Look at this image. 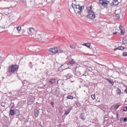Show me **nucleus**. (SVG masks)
<instances>
[{
    "label": "nucleus",
    "mask_w": 127,
    "mask_h": 127,
    "mask_svg": "<svg viewBox=\"0 0 127 127\" xmlns=\"http://www.w3.org/2000/svg\"><path fill=\"white\" fill-rule=\"evenodd\" d=\"M7 71L9 74H14L18 71V65L16 64L10 65L7 67Z\"/></svg>",
    "instance_id": "obj_1"
},
{
    "label": "nucleus",
    "mask_w": 127,
    "mask_h": 127,
    "mask_svg": "<svg viewBox=\"0 0 127 127\" xmlns=\"http://www.w3.org/2000/svg\"><path fill=\"white\" fill-rule=\"evenodd\" d=\"M28 33H29L30 35H31L32 38H34L36 37V31L34 29V28L31 27L29 28Z\"/></svg>",
    "instance_id": "obj_2"
},
{
    "label": "nucleus",
    "mask_w": 127,
    "mask_h": 127,
    "mask_svg": "<svg viewBox=\"0 0 127 127\" xmlns=\"http://www.w3.org/2000/svg\"><path fill=\"white\" fill-rule=\"evenodd\" d=\"M49 51L52 53H63L64 52L63 50L57 48L50 49Z\"/></svg>",
    "instance_id": "obj_3"
},
{
    "label": "nucleus",
    "mask_w": 127,
    "mask_h": 127,
    "mask_svg": "<svg viewBox=\"0 0 127 127\" xmlns=\"http://www.w3.org/2000/svg\"><path fill=\"white\" fill-rule=\"evenodd\" d=\"M37 38L38 39H40V40H42V41L43 42L48 39L47 35H45L44 34H38V35L37 36Z\"/></svg>",
    "instance_id": "obj_4"
},
{
    "label": "nucleus",
    "mask_w": 127,
    "mask_h": 127,
    "mask_svg": "<svg viewBox=\"0 0 127 127\" xmlns=\"http://www.w3.org/2000/svg\"><path fill=\"white\" fill-rule=\"evenodd\" d=\"M83 10V6H80V5H76L75 9H74V11L77 12L78 14H81V11Z\"/></svg>",
    "instance_id": "obj_5"
},
{
    "label": "nucleus",
    "mask_w": 127,
    "mask_h": 127,
    "mask_svg": "<svg viewBox=\"0 0 127 127\" xmlns=\"http://www.w3.org/2000/svg\"><path fill=\"white\" fill-rule=\"evenodd\" d=\"M99 3L104 7H108V4H109V1H108L107 0H100Z\"/></svg>",
    "instance_id": "obj_6"
},
{
    "label": "nucleus",
    "mask_w": 127,
    "mask_h": 127,
    "mask_svg": "<svg viewBox=\"0 0 127 127\" xmlns=\"http://www.w3.org/2000/svg\"><path fill=\"white\" fill-rule=\"evenodd\" d=\"M87 17H88V18H90V19H94V18L96 17L95 12L89 13L87 15Z\"/></svg>",
    "instance_id": "obj_7"
},
{
    "label": "nucleus",
    "mask_w": 127,
    "mask_h": 127,
    "mask_svg": "<svg viewBox=\"0 0 127 127\" xmlns=\"http://www.w3.org/2000/svg\"><path fill=\"white\" fill-rule=\"evenodd\" d=\"M86 9L88 13H92L94 12V11H93V6L92 5L87 7Z\"/></svg>",
    "instance_id": "obj_8"
},
{
    "label": "nucleus",
    "mask_w": 127,
    "mask_h": 127,
    "mask_svg": "<svg viewBox=\"0 0 127 127\" xmlns=\"http://www.w3.org/2000/svg\"><path fill=\"white\" fill-rule=\"evenodd\" d=\"M76 63V62L73 59L67 61V64L68 65H74Z\"/></svg>",
    "instance_id": "obj_9"
},
{
    "label": "nucleus",
    "mask_w": 127,
    "mask_h": 127,
    "mask_svg": "<svg viewBox=\"0 0 127 127\" xmlns=\"http://www.w3.org/2000/svg\"><path fill=\"white\" fill-rule=\"evenodd\" d=\"M50 85H52L56 82V78H50L49 80Z\"/></svg>",
    "instance_id": "obj_10"
},
{
    "label": "nucleus",
    "mask_w": 127,
    "mask_h": 127,
    "mask_svg": "<svg viewBox=\"0 0 127 127\" xmlns=\"http://www.w3.org/2000/svg\"><path fill=\"white\" fill-rule=\"evenodd\" d=\"M72 110L71 108H69L68 109H67L66 110H65L64 111L65 113H64V115L65 116H67V115H68L69 113H70V112H71V110Z\"/></svg>",
    "instance_id": "obj_11"
},
{
    "label": "nucleus",
    "mask_w": 127,
    "mask_h": 127,
    "mask_svg": "<svg viewBox=\"0 0 127 127\" xmlns=\"http://www.w3.org/2000/svg\"><path fill=\"white\" fill-rule=\"evenodd\" d=\"M124 49H126V48L121 46L118 47L116 49H114V51H116V50H124Z\"/></svg>",
    "instance_id": "obj_12"
},
{
    "label": "nucleus",
    "mask_w": 127,
    "mask_h": 127,
    "mask_svg": "<svg viewBox=\"0 0 127 127\" xmlns=\"http://www.w3.org/2000/svg\"><path fill=\"white\" fill-rule=\"evenodd\" d=\"M34 115L35 117H36V118H37L39 115V110H38V109L35 110Z\"/></svg>",
    "instance_id": "obj_13"
},
{
    "label": "nucleus",
    "mask_w": 127,
    "mask_h": 127,
    "mask_svg": "<svg viewBox=\"0 0 127 127\" xmlns=\"http://www.w3.org/2000/svg\"><path fill=\"white\" fill-rule=\"evenodd\" d=\"M15 114V112H14V110L11 109L10 110L9 114L11 116H14V115Z\"/></svg>",
    "instance_id": "obj_14"
},
{
    "label": "nucleus",
    "mask_w": 127,
    "mask_h": 127,
    "mask_svg": "<svg viewBox=\"0 0 127 127\" xmlns=\"http://www.w3.org/2000/svg\"><path fill=\"white\" fill-rule=\"evenodd\" d=\"M16 30L19 32L21 30V26H17L15 27Z\"/></svg>",
    "instance_id": "obj_15"
},
{
    "label": "nucleus",
    "mask_w": 127,
    "mask_h": 127,
    "mask_svg": "<svg viewBox=\"0 0 127 127\" xmlns=\"http://www.w3.org/2000/svg\"><path fill=\"white\" fill-rule=\"evenodd\" d=\"M84 46L88 47V48H90V46H91V43H86L85 44H84Z\"/></svg>",
    "instance_id": "obj_16"
},
{
    "label": "nucleus",
    "mask_w": 127,
    "mask_h": 127,
    "mask_svg": "<svg viewBox=\"0 0 127 127\" xmlns=\"http://www.w3.org/2000/svg\"><path fill=\"white\" fill-rule=\"evenodd\" d=\"M106 80H108V81L109 82V83H110V84H111V85H114V84H115V82L111 81V80H110L108 78H107Z\"/></svg>",
    "instance_id": "obj_17"
},
{
    "label": "nucleus",
    "mask_w": 127,
    "mask_h": 127,
    "mask_svg": "<svg viewBox=\"0 0 127 127\" xmlns=\"http://www.w3.org/2000/svg\"><path fill=\"white\" fill-rule=\"evenodd\" d=\"M117 93L118 95H121V94H122V91L120 89V88H117Z\"/></svg>",
    "instance_id": "obj_18"
},
{
    "label": "nucleus",
    "mask_w": 127,
    "mask_h": 127,
    "mask_svg": "<svg viewBox=\"0 0 127 127\" xmlns=\"http://www.w3.org/2000/svg\"><path fill=\"white\" fill-rule=\"evenodd\" d=\"M80 117L81 120H83V121H85V120H86V118H85V117H84V115H83V113L80 115Z\"/></svg>",
    "instance_id": "obj_19"
},
{
    "label": "nucleus",
    "mask_w": 127,
    "mask_h": 127,
    "mask_svg": "<svg viewBox=\"0 0 127 127\" xmlns=\"http://www.w3.org/2000/svg\"><path fill=\"white\" fill-rule=\"evenodd\" d=\"M112 4L116 6V5H118V4H119V2H113Z\"/></svg>",
    "instance_id": "obj_20"
},
{
    "label": "nucleus",
    "mask_w": 127,
    "mask_h": 127,
    "mask_svg": "<svg viewBox=\"0 0 127 127\" xmlns=\"http://www.w3.org/2000/svg\"><path fill=\"white\" fill-rule=\"evenodd\" d=\"M72 7L73 8L74 10H75V9L76 8V6H77V5L72 3L71 5Z\"/></svg>",
    "instance_id": "obj_21"
},
{
    "label": "nucleus",
    "mask_w": 127,
    "mask_h": 127,
    "mask_svg": "<svg viewBox=\"0 0 127 127\" xmlns=\"http://www.w3.org/2000/svg\"><path fill=\"white\" fill-rule=\"evenodd\" d=\"M123 43H124V44H126V43H127V39H123Z\"/></svg>",
    "instance_id": "obj_22"
},
{
    "label": "nucleus",
    "mask_w": 127,
    "mask_h": 127,
    "mask_svg": "<svg viewBox=\"0 0 127 127\" xmlns=\"http://www.w3.org/2000/svg\"><path fill=\"white\" fill-rule=\"evenodd\" d=\"M115 17H116V19H120V14H116L115 15Z\"/></svg>",
    "instance_id": "obj_23"
},
{
    "label": "nucleus",
    "mask_w": 127,
    "mask_h": 127,
    "mask_svg": "<svg viewBox=\"0 0 127 127\" xmlns=\"http://www.w3.org/2000/svg\"><path fill=\"white\" fill-rule=\"evenodd\" d=\"M70 47L71 48V49H75V48H76V46L74 45H70Z\"/></svg>",
    "instance_id": "obj_24"
},
{
    "label": "nucleus",
    "mask_w": 127,
    "mask_h": 127,
    "mask_svg": "<svg viewBox=\"0 0 127 127\" xmlns=\"http://www.w3.org/2000/svg\"><path fill=\"white\" fill-rule=\"evenodd\" d=\"M67 99H74V97L71 95H68L67 97Z\"/></svg>",
    "instance_id": "obj_25"
},
{
    "label": "nucleus",
    "mask_w": 127,
    "mask_h": 127,
    "mask_svg": "<svg viewBox=\"0 0 127 127\" xmlns=\"http://www.w3.org/2000/svg\"><path fill=\"white\" fill-rule=\"evenodd\" d=\"M0 27H1L2 28H5V25H2V23L0 24Z\"/></svg>",
    "instance_id": "obj_26"
},
{
    "label": "nucleus",
    "mask_w": 127,
    "mask_h": 127,
    "mask_svg": "<svg viewBox=\"0 0 127 127\" xmlns=\"http://www.w3.org/2000/svg\"><path fill=\"white\" fill-rule=\"evenodd\" d=\"M123 110L124 112H127V107H124L123 108Z\"/></svg>",
    "instance_id": "obj_27"
},
{
    "label": "nucleus",
    "mask_w": 127,
    "mask_h": 127,
    "mask_svg": "<svg viewBox=\"0 0 127 127\" xmlns=\"http://www.w3.org/2000/svg\"><path fill=\"white\" fill-rule=\"evenodd\" d=\"M66 77H67V79H70V78L71 77V74H68L66 75Z\"/></svg>",
    "instance_id": "obj_28"
},
{
    "label": "nucleus",
    "mask_w": 127,
    "mask_h": 127,
    "mask_svg": "<svg viewBox=\"0 0 127 127\" xmlns=\"http://www.w3.org/2000/svg\"><path fill=\"white\" fill-rule=\"evenodd\" d=\"M121 35H124L125 34V32L123 30H121Z\"/></svg>",
    "instance_id": "obj_29"
},
{
    "label": "nucleus",
    "mask_w": 127,
    "mask_h": 127,
    "mask_svg": "<svg viewBox=\"0 0 127 127\" xmlns=\"http://www.w3.org/2000/svg\"><path fill=\"white\" fill-rule=\"evenodd\" d=\"M91 98L93 100H95V99H96V96H95V95H92Z\"/></svg>",
    "instance_id": "obj_30"
},
{
    "label": "nucleus",
    "mask_w": 127,
    "mask_h": 127,
    "mask_svg": "<svg viewBox=\"0 0 127 127\" xmlns=\"http://www.w3.org/2000/svg\"><path fill=\"white\" fill-rule=\"evenodd\" d=\"M114 108L116 110H118V109H119V108H120V106L119 105H116Z\"/></svg>",
    "instance_id": "obj_31"
},
{
    "label": "nucleus",
    "mask_w": 127,
    "mask_h": 127,
    "mask_svg": "<svg viewBox=\"0 0 127 127\" xmlns=\"http://www.w3.org/2000/svg\"><path fill=\"white\" fill-rule=\"evenodd\" d=\"M124 122L125 123H126V122H127V118H125L124 119Z\"/></svg>",
    "instance_id": "obj_32"
},
{
    "label": "nucleus",
    "mask_w": 127,
    "mask_h": 127,
    "mask_svg": "<svg viewBox=\"0 0 127 127\" xmlns=\"http://www.w3.org/2000/svg\"><path fill=\"white\" fill-rule=\"evenodd\" d=\"M119 28H120V29L121 30H123V29H122L123 26H122L120 25V27H119Z\"/></svg>",
    "instance_id": "obj_33"
},
{
    "label": "nucleus",
    "mask_w": 127,
    "mask_h": 127,
    "mask_svg": "<svg viewBox=\"0 0 127 127\" xmlns=\"http://www.w3.org/2000/svg\"><path fill=\"white\" fill-rule=\"evenodd\" d=\"M10 106H12V107H13V106H14V103H11Z\"/></svg>",
    "instance_id": "obj_34"
},
{
    "label": "nucleus",
    "mask_w": 127,
    "mask_h": 127,
    "mask_svg": "<svg viewBox=\"0 0 127 127\" xmlns=\"http://www.w3.org/2000/svg\"><path fill=\"white\" fill-rule=\"evenodd\" d=\"M116 116H117V118H120V117H119V113H117V114H116Z\"/></svg>",
    "instance_id": "obj_35"
},
{
    "label": "nucleus",
    "mask_w": 127,
    "mask_h": 127,
    "mask_svg": "<svg viewBox=\"0 0 127 127\" xmlns=\"http://www.w3.org/2000/svg\"><path fill=\"white\" fill-rule=\"evenodd\" d=\"M117 33H118L116 32H115L113 33V34H114V35H116L117 34Z\"/></svg>",
    "instance_id": "obj_36"
},
{
    "label": "nucleus",
    "mask_w": 127,
    "mask_h": 127,
    "mask_svg": "<svg viewBox=\"0 0 127 127\" xmlns=\"http://www.w3.org/2000/svg\"><path fill=\"white\" fill-rule=\"evenodd\" d=\"M125 92L126 93V94H127V89L125 90Z\"/></svg>",
    "instance_id": "obj_37"
},
{
    "label": "nucleus",
    "mask_w": 127,
    "mask_h": 127,
    "mask_svg": "<svg viewBox=\"0 0 127 127\" xmlns=\"http://www.w3.org/2000/svg\"><path fill=\"white\" fill-rule=\"evenodd\" d=\"M113 2H119L118 1V0H114V1H113Z\"/></svg>",
    "instance_id": "obj_38"
},
{
    "label": "nucleus",
    "mask_w": 127,
    "mask_h": 127,
    "mask_svg": "<svg viewBox=\"0 0 127 127\" xmlns=\"http://www.w3.org/2000/svg\"><path fill=\"white\" fill-rule=\"evenodd\" d=\"M123 121V118H120V121Z\"/></svg>",
    "instance_id": "obj_39"
},
{
    "label": "nucleus",
    "mask_w": 127,
    "mask_h": 127,
    "mask_svg": "<svg viewBox=\"0 0 127 127\" xmlns=\"http://www.w3.org/2000/svg\"><path fill=\"white\" fill-rule=\"evenodd\" d=\"M83 76H85V74H83Z\"/></svg>",
    "instance_id": "obj_40"
}]
</instances>
